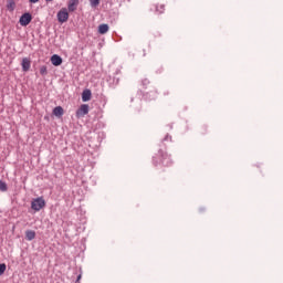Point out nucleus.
Returning <instances> with one entry per match:
<instances>
[{"mask_svg":"<svg viewBox=\"0 0 283 283\" xmlns=\"http://www.w3.org/2000/svg\"><path fill=\"white\" fill-rule=\"evenodd\" d=\"M0 191H8V185L0 180Z\"/></svg>","mask_w":283,"mask_h":283,"instance_id":"obj_16","label":"nucleus"},{"mask_svg":"<svg viewBox=\"0 0 283 283\" xmlns=\"http://www.w3.org/2000/svg\"><path fill=\"white\" fill-rule=\"evenodd\" d=\"M98 32H99V34H107V32H109V25L108 24H99Z\"/></svg>","mask_w":283,"mask_h":283,"instance_id":"obj_10","label":"nucleus"},{"mask_svg":"<svg viewBox=\"0 0 283 283\" xmlns=\"http://www.w3.org/2000/svg\"><path fill=\"white\" fill-rule=\"evenodd\" d=\"M46 1H52V0H46Z\"/></svg>","mask_w":283,"mask_h":283,"instance_id":"obj_20","label":"nucleus"},{"mask_svg":"<svg viewBox=\"0 0 283 283\" xmlns=\"http://www.w3.org/2000/svg\"><path fill=\"white\" fill-rule=\"evenodd\" d=\"M6 273V263L0 264V275H3Z\"/></svg>","mask_w":283,"mask_h":283,"instance_id":"obj_17","label":"nucleus"},{"mask_svg":"<svg viewBox=\"0 0 283 283\" xmlns=\"http://www.w3.org/2000/svg\"><path fill=\"white\" fill-rule=\"evenodd\" d=\"M51 63L52 65H55V67H59V65L63 63V59L60 55L54 54L51 56Z\"/></svg>","mask_w":283,"mask_h":283,"instance_id":"obj_5","label":"nucleus"},{"mask_svg":"<svg viewBox=\"0 0 283 283\" xmlns=\"http://www.w3.org/2000/svg\"><path fill=\"white\" fill-rule=\"evenodd\" d=\"M156 11L159 12V14H163V12H165V6L164 4H157Z\"/></svg>","mask_w":283,"mask_h":283,"instance_id":"obj_13","label":"nucleus"},{"mask_svg":"<svg viewBox=\"0 0 283 283\" xmlns=\"http://www.w3.org/2000/svg\"><path fill=\"white\" fill-rule=\"evenodd\" d=\"M45 207V199L43 197H39L36 199H33L31 202V209L33 211H41Z\"/></svg>","mask_w":283,"mask_h":283,"instance_id":"obj_1","label":"nucleus"},{"mask_svg":"<svg viewBox=\"0 0 283 283\" xmlns=\"http://www.w3.org/2000/svg\"><path fill=\"white\" fill-rule=\"evenodd\" d=\"M67 19H70V13L67 12V9L62 8L57 12V21L59 23H66Z\"/></svg>","mask_w":283,"mask_h":283,"instance_id":"obj_2","label":"nucleus"},{"mask_svg":"<svg viewBox=\"0 0 283 283\" xmlns=\"http://www.w3.org/2000/svg\"><path fill=\"white\" fill-rule=\"evenodd\" d=\"M30 3H39V0H29Z\"/></svg>","mask_w":283,"mask_h":283,"instance_id":"obj_18","label":"nucleus"},{"mask_svg":"<svg viewBox=\"0 0 283 283\" xmlns=\"http://www.w3.org/2000/svg\"><path fill=\"white\" fill-rule=\"evenodd\" d=\"M14 6H15L14 1L11 0L8 2L7 8H8V10H10L12 12L14 10Z\"/></svg>","mask_w":283,"mask_h":283,"instance_id":"obj_15","label":"nucleus"},{"mask_svg":"<svg viewBox=\"0 0 283 283\" xmlns=\"http://www.w3.org/2000/svg\"><path fill=\"white\" fill-rule=\"evenodd\" d=\"M78 6V0H70L69 12H74Z\"/></svg>","mask_w":283,"mask_h":283,"instance_id":"obj_9","label":"nucleus"},{"mask_svg":"<svg viewBox=\"0 0 283 283\" xmlns=\"http://www.w3.org/2000/svg\"><path fill=\"white\" fill-rule=\"evenodd\" d=\"M31 22H32V14H30V13L22 14L19 20L20 25H22L24 28H25V25H30Z\"/></svg>","mask_w":283,"mask_h":283,"instance_id":"obj_4","label":"nucleus"},{"mask_svg":"<svg viewBox=\"0 0 283 283\" xmlns=\"http://www.w3.org/2000/svg\"><path fill=\"white\" fill-rule=\"evenodd\" d=\"M31 65H32V62L30 61L29 57H23L22 59V70H23V72H29Z\"/></svg>","mask_w":283,"mask_h":283,"instance_id":"obj_6","label":"nucleus"},{"mask_svg":"<svg viewBox=\"0 0 283 283\" xmlns=\"http://www.w3.org/2000/svg\"><path fill=\"white\" fill-rule=\"evenodd\" d=\"M40 74L42 76H46L48 75V66L43 65L40 67Z\"/></svg>","mask_w":283,"mask_h":283,"instance_id":"obj_12","label":"nucleus"},{"mask_svg":"<svg viewBox=\"0 0 283 283\" xmlns=\"http://www.w3.org/2000/svg\"><path fill=\"white\" fill-rule=\"evenodd\" d=\"M87 114H90V105L87 104H82L76 111L77 118H83V116H87Z\"/></svg>","mask_w":283,"mask_h":283,"instance_id":"obj_3","label":"nucleus"},{"mask_svg":"<svg viewBox=\"0 0 283 283\" xmlns=\"http://www.w3.org/2000/svg\"><path fill=\"white\" fill-rule=\"evenodd\" d=\"M25 238L29 242H32V240H34V238H36V232H34L33 230H27Z\"/></svg>","mask_w":283,"mask_h":283,"instance_id":"obj_8","label":"nucleus"},{"mask_svg":"<svg viewBox=\"0 0 283 283\" xmlns=\"http://www.w3.org/2000/svg\"><path fill=\"white\" fill-rule=\"evenodd\" d=\"M90 3L92 6V8H96L97 6L101 4V0H90Z\"/></svg>","mask_w":283,"mask_h":283,"instance_id":"obj_14","label":"nucleus"},{"mask_svg":"<svg viewBox=\"0 0 283 283\" xmlns=\"http://www.w3.org/2000/svg\"><path fill=\"white\" fill-rule=\"evenodd\" d=\"M78 280H81V274L77 276V282H78Z\"/></svg>","mask_w":283,"mask_h":283,"instance_id":"obj_19","label":"nucleus"},{"mask_svg":"<svg viewBox=\"0 0 283 283\" xmlns=\"http://www.w3.org/2000/svg\"><path fill=\"white\" fill-rule=\"evenodd\" d=\"M53 114L54 116H56L57 118H61V116H63L64 114V111H63V107L61 106H57L53 109Z\"/></svg>","mask_w":283,"mask_h":283,"instance_id":"obj_11","label":"nucleus"},{"mask_svg":"<svg viewBox=\"0 0 283 283\" xmlns=\"http://www.w3.org/2000/svg\"><path fill=\"white\" fill-rule=\"evenodd\" d=\"M82 101H83V103H87V101H92V91L91 90L83 91Z\"/></svg>","mask_w":283,"mask_h":283,"instance_id":"obj_7","label":"nucleus"}]
</instances>
